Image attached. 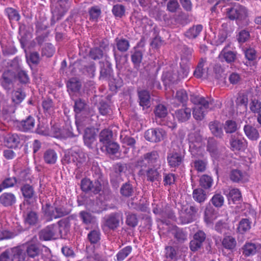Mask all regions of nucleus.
Wrapping results in <instances>:
<instances>
[{
    "instance_id": "1",
    "label": "nucleus",
    "mask_w": 261,
    "mask_h": 261,
    "mask_svg": "<svg viewBox=\"0 0 261 261\" xmlns=\"http://www.w3.org/2000/svg\"><path fill=\"white\" fill-rule=\"evenodd\" d=\"M190 99L192 103L197 105L193 109V115L194 118L197 120H202L207 110L213 108V99H206L202 96L195 94L191 95Z\"/></svg>"
},
{
    "instance_id": "2",
    "label": "nucleus",
    "mask_w": 261,
    "mask_h": 261,
    "mask_svg": "<svg viewBox=\"0 0 261 261\" xmlns=\"http://www.w3.org/2000/svg\"><path fill=\"white\" fill-rule=\"evenodd\" d=\"M66 224V220H61L57 224H51L46 226L40 232V239L44 241H48L62 237L61 227L65 226Z\"/></svg>"
},
{
    "instance_id": "3",
    "label": "nucleus",
    "mask_w": 261,
    "mask_h": 261,
    "mask_svg": "<svg viewBox=\"0 0 261 261\" xmlns=\"http://www.w3.org/2000/svg\"><path fill=\"white\" fill-rule=\"evenodd\" d=\"M42 210L47 220L50 221L54 219H58L68 215L71 210L63 205L54 207L49 203H46L42 206Z\"/></svg>"
},
{
    "instance_id": "4",
    "label": "nucleus",
    "mask_w": 261,
    "mask_h": 261,
    "mask_svg": "<svg viewBox=\"0 0 261 261\" xmlns=\"http://www.w3.org/2000/svg\"><path fill=\"white\" fill-rule=\"evenodd\" d=\"M160 162V156L156 151L147 152L141 156L136 163V166L140 168L139 173H143L144 168L148 167L156 166Z\"/></svg>"
},
{
    "instance_id": "5",
    "label": "nucleus",
    "mask_w": 261,
    "mask_h": 261,
    "mask_svg": "<svg viewBox=\"0 0 261 261\" xmlns=\"http://www.w3.org/2000/svg\"><path fill=\"white\" fill-rule=\"evenodd\" d=\"M226 16L231 20L240 21L246 19L247 16L246 9L240 5H236L233 7L225 9Z\"/></svg>"
},
{
    "instance_id": "6",
    "label": "nucleus",
    "mask_w": 261,
    "mask_h": 261,
    "mask_svg": "<svg viewBox=\"0 0 261 261\" xmlns=\"http://www.w3.org/2000/svg\"><path fill=\"white\" fill-rule=\"evenodd\" d=\"M198 208L194 205L184 206L179 216L182 224H188L193 222L196 218Z\"/></svg>"
},
{
    "instance_id": "7",
    "label": "nucleus",
    "mask_w": 261,
    "mask_h": 261,
    "mask_svg": "<svg viewBox=\"0 0 261 261\" xmlns=\"http://www.w3.org/2000/svg\"><path fill=\"white\" fill-rule=\"evenodd\" d=\"M37 242V238L34 236L31 241L23 244L25 254L28 257L34 258L40 254L41 249Z\"/></svg>"
},
{
    "instance_id": "8",
    "label": "nucleus",
    "mask_w": 261,
    "mask_h": 261,
    "mask_svg": "<svg viewBox=\"0 0 261 261\" xmlns=\"http://www.w3.org/2000/svg\"><path fill=\"white\" fill-rule=\"evenodd\" d=\"M160 165L159 167L152 166L144 168L143 173H140L141 175H145L147 181L154 182L155 181H160L162 179L161 171L160 170Z\"/></svg>"
},
{
    "instance_id": "9",
    "label": "nucleus",
    "mask_w": 261,
    "mask_h": 261,
    "mask_svg": "<svg viewBox=\"0 0 261 261\" xmlns=\"http://www.w3.org/2000/svg\"><path fill=\"white\" fill-rule=\"evenodd\" d=\"M166 135V132L162 128L149 129L145 133V138L152 142H159L163 140Z\"/></svg>"
},
{
    "instance_id": "10",
    "label": "nucleus",
    "mask_w": 261,
    "mask_h": 261,
    "mask_svg": "<svg viewBox=\"0 0 261 261\" xmlns=\"http://www.w3.org/2000/svg\"><path fill=\"white\" fill-rule=\"evenodd\" d=\"M122 213H112L105 218L104 225L110 229L115 230L119 226L120 221H122Z\"/></svg>"
},
{
    "instance_id": "11",
    "label": "nucleus",
    "mask_w": 261,
    "mask_h": 261,
    "mask_svg": "<svg viewBox=\"0 0 261 261\" xmlns=\"http://www.w3.org/2000/svg\"><path fill=\"white\" fill-rule=\"evenodd\" d=\"M81 186L83 191H91L94 194L98 193L101 190V185L99 181L95 180L92 182L88 178L82 180Z\"/></svg>"
},
{
    "instance_id": "12",
    "label": "nucleus",
    "mask_w": 261,
    "mask_h": 261,
    "mask_svg": "<svg viewBox=\"0 0 261 261\" xmlns=\"http://www.w3.org/2000/svg\"><path fill=\"white\" fill-rule=\"evenodd\" d=\"M230 44L226 45L220 52L219 58L222 61H225L227 63L231 64L235 62L237 59V53L229 49Z\"/></svg>"
},
{
    "instance_id": "13",
    "label": "nucleus",
    "mask_w": 261,
    "mask_h": 261,
    "mask_svg": "<svg viewBox=\"0 0 261 261\" xmlns=\"http://www.w3.org/2000/svg\"><path fill=\"white\" fill-rule=\"evenodd\" d=\"M206 238L205 233L202 230H199L196 232L193 237V239L191 241L190 248L192 251H196L200 249L203 245Z\"/></svg>"
},
{
    "instance_id": "14",
    "label": "nucleus",
    "mask_w": 261,
    "mask_h": 261,
    "mask_svg": "<svg viewBox=\"0 0 261 261\" xmlns=\"http://www.w3.org/2000/svg\"><path fill=\"white\" fill-rule=\"evenodd\" d=\"M8 250L12 261H24L25 260L27 254L23 245Z\"/></svg>"
},
{
    "instance_id": "15",
    "label": "nucleus",
    "mask_w": 261,
    "mask_h": 261,
    "mask_svg": "<svg viewBox=\"0 0 261 261\" xmlns=\"http://www.w3.org/2000/svg\"><path fill=\"white\" fill-rule=\"evenodd\" d=\"M86 208L93 213L100 214L105 210V204L102 200L96 198L90 200L86 204Z\"/></svg>"
},
{
    "instance_id": "16",
    "label": "nucleus",
    "mask_w": 261,
    "mask_h": 261,
    "mask_svg": "<svg viewBox=\"0 0 261 261\" xmlns=\"http://www.w3.org/2000/svg\"><path fill=\"white\" fill-rule=\"evenodd\" d=\"M230 145L233 151H244L247 147V142L243 138L232 136L230 139Z\"/></svg>"
},
{
    "instance_id": "17",
    "label": "nucleus",
    "mask_w": 261,
    "mask_h": 261,
    "mask_svg": "<svg viewBox=\"0 0 261 261\" xmlns=\"http://www.w3.org/2000/svg\"><path fill=\"white\" fill-rule=\"evenodd\" d=\"M167 160L169 166L176 168L182 163L184 156L180 153L172 151L168 153Z\"/></svg>"
},
{
    "instance_id": "18",
    "label": "nucleus",
    "mask_w": 261,
    "mask_h": 261,
    "mask_svg": "<svg viewBox=\"0 0 261 261\" xmlns=\"http://www.w3.org/2000/svg\"><path fill=\"white\" fill-rule=\"evenodd\" d=\"M96 132L94 127L88 126L85 130L84 140L85 145L89 148H92L95 142Z\"/></svg>"
},
{
    "instance_id": "19",
    "label": "nucleus",
    "mask_w": 261,
    "mask_h": 261,
    "mask_svg": "<svg viewBox=\"0 0 261 261\" xmlns=\"http://www.w3.org/2000/svg\"><path fill=\"white\" fill-rule=\"evenodd\" d=\"M16 202V197L12 193L5 192L0 196V203L5 207L13 205Z\"/></svg>"
},
{
    "instance_id": "20",
    "label": "nucleus",
    "mask_w": 261,
    "mask_h": 261,
    "mask_svg": "<svg viewBox=\"0 0 261 261\" xmlns=\"http://www.w3.org/2000/svg\"><path fill=\"white\" fill-rule=\"evenodd\" d=\"M16 74L15 72L11 71V69H8L3 73L1 84L4 88L6 89L10 88L9 86L15 78Z\"/></svg>"
},
{
    "instance_id": "21",
    "label": "nucleus",
    "mask_w": 261,
    "mask_h": 261,
    "mask_svg": "<svg viewBox=\"0 0 261 261\" xmlns=\"http://www.w3.org/2000/svg\"><path fill=\"white\" fill-rule=\"evenodd\" d=\"M230 179L235 182H245L248 180L247 174L238 169L232 170L230 173Z\"/></svg>"
},
{
    "instance_id": "22",
    "label": "nucleus",
    "mask_w": 261,
    "mask_h": 261,
    "mask_svg": "<svg viewBox=\"0 0 261 261\" xmlns=\"http://www.w3.org/2000/svg\"><path fill=\"white\" fill-rule=\"evenodd\" d=\"M35 125V120L31 116H28L25 119L21 121L19 123L20 129L23 132H30L33 130Z\"/></svg>"
},
{
    "instance_id": "23",
    "label": "nucleus",
    "mask_w": 261,
    "mask_h": 261,
    "mask_svg": "<svg viewBox=\"0 0 261 261\" xmlns=\"http://www.w3.org/2000/svg\"><path fill=\"white\" fill-rule=\"evenodd\" d=\"M140 106L143 109L150 106V95L148 91L143 90L138 92Z\"/></svg>"
},
{
    "instance_id": "24",
    "label": "nucleus",
    "mask_w": 261,
    "mask_h": 261,
    "mask_svg": "<svg viewBox=\"0 0 261 261\" xmlns=\"http://www.w3.org/2000/svg\"><path fill=\"white\" fill-rule=\"evenodd\" d=\"M244 131L247 137L252 141H257L260 138L258 130L251 125H245Z\"/></svg>"
},
{
    "instance_id": "25",
    "label": "nucleus",
    "mask_w": 261,
    "mask_h": 261,
    "mask_svg": "<svg viewBox=\"0 0 261 261\" xmlns=\"http://www.w3.org/2000/svg\"><path fill=\"white\" fill-rule=\"evenodd\" d=\"M209 128L211 133L216 137L221 138L223 135V125L218 121L210 122Z\"/></svg>"
},
{
    "instance_id": "26",
    "label": "nucleus",
    "mask_w": 261,
    "mask_h": 261,
    "mask_svg": "<svg viewBox=\"0 0 261 261\" xmlns=\"http://www.w3.org/2000/svg\"><path fill=\"white\" fill-rule=\"evenodd\" d=\"M70 162L74 163L78 167L86 164L87 160V155L83 152H75L69 158Z\"/></svg>"
},
{
    "instance_id": "27",
    "label": "nucleus",
    "mask_w": 261,
    "mask_h": 261,
    "mask_svg": "<svg viewBox=\"0 0 261 261\" xmlns=\"http://www.w3.org/2000/svg\"><path fill=\"white\" fill-rule=\"evenodd\" d=\"M175 115L179 121L185 122L191 117V110L189 108L180 109L175 111Z\"/></svg>"
},
{
    "instance_id": "28",
    "label": "nucleus",
    "mask_w": 261,
    "mask_h": 261,
    "mask_svg": "<svg viewBox=\"0 0 261 261\" xmlns=\"http://www.w3.org/2000/svg\"><path fill=\"white\" fill-rule=\"evenodd\" d=\"M190 70L189 64L187 63V59L182 58V62L180 63V68L177 71L180 80L188 77Z\"/></svg>"
},
{
    "instance_id": "29",
    "label": "nucleus",
    "mask_w": 261,
    "mask_h": 261,
    "mask_svg": "<svg viewBox=\"0 0 261 261\" xmlns=\"http://www.w3.org/2000/svg\"><path fill=\"white\" fill-rule=\"evenodd\" d=\"M112 73V65L109 62L106 61L103 64V66L101 67L99 79L108 80L110 79Z\"/></svg>"
},
{
    "instance_id": "30",
    "label": "nucleus",
    "mask_w": 261,
    "mask_h": 261,
    "mask_svg": "<svg viewBox=\"0 0 261 261\" xmlns=\"http://www.w3.org/2000/svg\"><path fill=\"white\" fill-rule=\"evenodd\" d=\"M189 151L192 155L195 158L203 157L204 155L205 152L203 144H189Z\"/></svg>"
},
{
    "instance_id": "31",
    "label": "nucleus",
    "mask_w": 261,
    "mask_h": 261,
    "mask_svg": "<svg viewBox=\"0 0 261 261\" xmlns=\"http://www.w3.org/2000/svg\"><path fill=\"white\" fill-rule=\"evenodd\" d=\"M43 159L47 164H55L58 159V154L54 149H49L44 152Z\"/></svg>"
},
{
    "instance_id": "32",
    "label": "nucleus",
    "mask_w": 261,
    "mask_h": 261,
    "mask_svg": "<svg viewBox=\"0 0 261 261\" xmlns=\"http://www.w3.org/2000/svg\"><path fill=\"white\" fill-rule=\"evenodd\" d=\"M207 150L210 152L211 156L217 159L219 156V151L217 146V143L213 138L209 139L207 141Z\"/></svg>"
},
{
    "instance_id": "33",
    "label": "nucleus",
    "mask_w": 261,
    "mask_h": 261,
    "mask_svg": "<svg viewBox=\"0 0 261 261\" xmlns=\"http://www.w3.org/2000/svg\"><path fill=\"white\" fill-rule=\"evenodd\" d=\"M112 131L105 129L102 130L99 134V142L101 146H105L112 142Z\"/></svg>"
},
{
    "instance_id": "34",
    "label": "nucleus",
    "mask_w": 261,
    "mask_h": 261,
    "mask_svg": "<svg viewBox=\"0 0 261 261\" xmlns=\"http://www.w3.org/2000/svg\"><path fill=\"white\" fill-rule=\"evenodd\" d=\"M162 79L165 84L174 83L180 81L179 77L177 73H175L173 71H167L164 72L162 75Z\"/></svg>"
},
{
    "instance_id": "35",
    "label": "nucleus",
    "mask_w": 261,
    "mask_h": 261,
    "mask_svg": "<svg viewBox=\"0 0 261 261\" xmlns=\"http://www.w3.org/2000/svg\"><path fill=\"white\" fill-rule=\"evenodd\" d=\"M21 191L23 196L27 200H31L35 197V193L34 188L29 184H25L21 187Z\"/></svg>"
},
{
    "instance_id": "36",
    "label": "nucleus",
    "mask_w": 261,
    "mask_h": 261,
    "mask_svg": "<svg viewBox=\"0 0 261 261\" xmlns=\"http://www.w3.org/2000/svg\"><path fill=\"white\" fill-rule=\"evenodd\" d=\"M76 125L77 129L79 132H81V130L84 127H88L91 123V118L89 117H82L79 115H76Z\"/></svg>"
},
{
    "instance_id": "37",
    "label": "nucleus",
    "mask_w": 261,
    "mask_h": 261,
    "mask_svg": "<svg viewBox=\"0 0 261 261\" xmlns=\"http://www.w3.org/2000/svg\"><path fill=\"white\" fill-rule=\"evenodd\" d=\"M203 29V27L201 24L194 25L190 28L185 33L187 37L190 39L196 38Z\"/></svg>"
},
{
    "instance_id": "38",
    "label": "nucleus",
    "mask_w": 261,
    "mask_h": 261,
    "mask_svg": "<svg viewBox=\"0 0 261 261\" xmlns=\"http://www.w3.org/2000/svg\"><path fill=\"white\" fill-rule=\"evenodd\" d=\"M193 198L198 203H202L207 199L206 192L201 188L195 189L193 192Z\"/></svg>"
},
{
    "instance_id": "39",
    "label": "nucleus",
    "mask_w": 261,
    "mask_h": 261,
    "mask_svg": "<svg viewBox=\"0 0 261 261\" xmlns=\"http://www.w3.org/2000/svg\"><path fill=\"white\" fill-rule=\"evenodd\" d=\"M119 148V145L113 141L105 146H101V150L102 152L111 154L116 153L118 151Z\"/></svg>"
},
{
    "instance_id": "40",
    "label": "nucleus",
    "mask_w": 261,
    "mask_h": 261,
    "mask_svg": "<svg viewBox=\"0 0 261 261\" xmlns=\"http://www.w3.org/2000/svg\"><path fill=\"white\" fill-rule=\"evenodd\" d=\"M222 244L225 249L232 250L236 247L237 242L234 238L228 236L223 238Z\"/></svg>"
},
{
    "instance_id": "41",
    "label": "nucleus",
    "mask_w": 261,
    "mask_h": 261,
    "mask_svg": "<svg viewBox=\"0 0 261 261\" xmlns=\"http://www.w3.org/2000/svg\"><path fill=\"white\" fill-rule=\"evenodd\" d=\"M25 97V93L20 89L14 91L12 94V101L14 105H19Z\"/></svg>"
},
{
    "instance_id": "42",
    "label": "nucleus",
    "mask_w": 261,
    "mask_h": 261,
    "mask_svg": "<svg viewBox=\"0 0 261 261\" xmlns=\"http://www.w3.org/2000/svg\"><path fill=\"white\" fill-rule=\"evenodd\" d=\"M21 138L16 134H9L6 137V141L8 145L11 147H15L20 143Z\"/></svg>"
},
{
    "instance_id": "43",
    "label": "nucleus",
    "mask_w": 261,
    "mask_h": 261,
    "mask_svg": "<svg viewBox=\"0 0 261 261\" xmlns=\"http://www.w3.org/2000/svg\"><path fill=\"white\" fill-rule=\"evenodd\" d=\"M67 87L68 90L72 92H77L81 87V84L76 78H71L67 83Z\"/></svg>"
},
{
    "instance_id": "44",
    "label": "nucleus",
    "mask_w": 261,
    "mask_h": 261,
    "mask_svg": "<svg viewBox=\"0 0 261 261\" xmlns=\"http://www.w3.org/2000/svg\"><path fill=\"white\" fill-rule=\"evenodd\" d=\"M175 220L176 217L174 213L169 207H165L162 210L161 221L163 223H167L166 219Z\"/></svg>"
},
{
    "instance_id": "45",
    "label": "nucleus",
    "mask_w": 261,
    "mask_h": 261,
    "mask_svg": "<svg viewBox=\"0 0 261 261\" xmlns=\"http://www.w3.org/2000/svg\"><path fill=\"white\" fill-rule=\"evenodd\" d=\"M15 109L13 107H8L7 101L4 99V96L0 93V112L4 113H14Z\"/></svg>"
},
{
    "instance_id": "46",
    "label": "nucleus",
    "mask_w": 261,
    "mask_h": 261,
    "mask_svg": "<svg viewBox=\"0 0 261 261\" xmlns=\"http://www.w3.org/2000/svg\"><path fill=\"white\" fill-rule=\"evenodd\" d=\"M228 201L232 200L233 203L239 201L241 198V194L238 189H230L229 192L227 194Z\"/></svg>"
},
{
    "instance_id": "47",
    "label": "nucleus",
    "mask_w": 261,
    "mask_h": 261,
    "mask_svg": "<svg viewBox=\"0 0 261 261\" xmlns=\"http://www.w3.org/2000/svg\"><path fill=\"white\" fill-rule=\"evenodd\" d=\"M134 193V188L132 185L128 182L123 184L120 188V193L124 197H128L132 196Z\"/></svg>"
},
{
    "instance_id": "48",
    "label": "nucleus",
    "mask_w": 261,
    "mask_h": 261,
    "mask_svg": "<svg viewBox=\"0 0 261 261\" xmlns=\"http://www.w3.org/2000/svg\"><path fill=\"white\" fill-rule=\"evenodd\" d=\"M117 49L121 52L127 51L129 47V43L125 39L116 38L115 40Z\"/></svg>"
},
{
    "instance_id": "49",
    "label": "nucleus",
    "mask_w": 261,
    "mask_h": 261,
    "mask_svg": "<svg viewBox=\"0 0 261 261\" xmlns=\"http://www.w3.org/2000/svg\"><path fill=\"white\" fill-rule=\"evenodd\" d=\"M88 239L91 244H97L100 239V232L99 229H94L88 234Z\"/></svg>"
},
{
    "instance_id": "50",
    "label": "nucleus",
    "mask_w": 261,
    "mask_h": 261,
    "mask_svg": "<svg viewBox=\"0 0 261 261\" xmlns=\"http://www.w3.org/2000/svg\"><path fill=\"white\" fill-rule=\"evenodd\" d=\"M87 107L86 102L81 99H77L74 100V110L76 115H78L81 112L84 111Z\"/></svg>"
},
{
    "instance_id": "51",
    "label": "nucleus",
    "mask_w": 261,
    "mask_h": 261,
    "mask_svg": "<svg viewBox=\"0 0 261 261\" xmlns=\"http://www.w3.org/2000/svg\"><path fill=\"white\" fill-rule=\"evenodd\" d=\"M200 185L204 189L210 188L213 184V180L211 176L204 174L200 178Z\"/></svg>"
},
{
    "instance_id": "52",
    "label": "nucleus",
    "mask_w": 261,
    "mask_h": 261,
    "mask_svg": "<svg viewBox=\"0 0 261 261\" xmlns=\"http://www.w3.org/2000/svg\"><path fill=\"white\" fill-rule=\"evenodd\" d=\"M154 112L155 116L159 118H165L168 113L166 107L162 104L158 105Z\"/></svg>"
},
{
    "instance_id": "53",
    "label": "nucleus",
    "mask_w": 261,
    "mask_h": 261,
    "mask_svg": "<svg viewBox=\"0 0 261 261\" xmlns=\"http://www.w3.org/2000/svg\"><path fill=\"white\" fill-rule=\"evenodd\" d=\"M251 223L248 219H242L239 224L238 231L241 233L246 232L251 228Z\"/></svg>"
},
{
    "instance_id": "54",
    "label": "nucleus",
    "mask_w": 261,
    "mask_h": 261,
    "mask_svg": "<svg viewBox=\"0 0 261 261\" xmlns=\"http://www.w3.org/2000/svg\"><path fill=\"white\" fill-rule=\"evenodd\" d=\"M79 217L83 223L89 224L94 221V217L87 211H82L79 214Z\"/></svg>"
},
{
    "instance_id": "55",
    "label": "nucleus",
    "mask_w": 261,
    "mask_h": 261,
    "mask_svg": "<svg viewBox=\"0 0 261 261\" xmlns=\"http://www.w3.org/2000/svg\"><path fill=\"white\" fill-rule=\"evenodd\" d=\"M190 144H194L196 145L202 144V137L198 132L191 133L188 137Z\"/></svg>"
},
{
    "instance_id": "56",
    "label": "nucleus",
    "mask_w": 261,
    "mask_h": 261,
    "mask_svg": "<svg viewBox=\"0 0 261 261\" xmlns=\"http://www.w3.org/2000/svg\"><path fill=\"white\" fill-rule=\"evenodd\" d=\"M132 248L130 246H127L120 250L117 254V261H122L124 260L132 252Z\"/></svg>"
},
{
    "instance_id": "57",
    "label": "nucleus",
    "mask_w": 261,
    "mask_h": 261,
    "mask_svg": "<svg viewBox=\"0 0 261 261\" xmlns=\"http://www.w3.org/2000/svg\"><path fill=\"white\" fill-rule=\"evenodd\" d=\"M205 61L201 60L198 63L196 68L194 72V76L197 78L202 77L206 72V70L204 68V64Z\"/></svg>"
},
{
    "instance_id": "58",
    "label": "nucleus",
    "mask_w": 261,
    "mask_h": 261,
    "mask_svg": "<svg viewBox=\"0 0 261 261\" xmlns=\"http://www.w3.org/2000/svg\"><path fill=\"white\" fill-rule=\"evenodd\" d=\"M165 255L166 258L174 260L177 258V250L172 246H167L165 249Z\"/></svg>"
},
{
    "instance_id": "59",
    "label": "nucleus",
    "mask_w": 261,
    "mask_h": 261,
    "mask_svg": "<svg viewBox=\"0 0 261 261\" xmlns=\"http://www.w3.org/2000/svg\"><path fill=\"white\" fill-rule=\"evenodd\" d=\"M256 252V247L254 244L246 243L243 247V253L246 256L255 254Z\"/></svg>"
},
{
    "instance_id": "60",
    "label": "nucleus",
    "mask_w": 261,
    "mask_h": 261,
    "mask_svg": "<svg viewBox=\"0 0 261 261\" xmlns=\"http://www.w3.org/2000/svg\"><path fill=\"white\" fill-rule=\"evenodd\" d=\"M143 57V53L140 50H136L131 56V59L135 66L139 67Z\"/></svg>"
},
{
    "instance_id": "61",
    "label": "nucleus",
    "mask_w": 261,
    "mask_h": 261,
    "mask_svg": "<svg viewBox=\"0 0 261 261\" xmlns=\"http://www.w3.org/2000/svg\"><path fill=\"white\" fill-rule=\"evenodd\" d=\"M207 162L205 160H196L193 162V166L198 172H204L206 170Z\"/></svg>"
},
{
    "instance_id": "62",
    "label": "nucleus",
    "mask_w": 261,
    "mask_h": 261,
    "mask_svg": "<svg viewBox=\"0 0 261 261\" xmlns=\"http://www.w3.org/2000/svg\"><path fill=\"white\" fill-rule=\"evenodd\" d=\"M55 51L54 46L50 43L46 44L42 49V55L43 56L50 57L54 54Z\"/></svg>"
},
{
    "instance_id": "63",
    "label": "nucleus",
    "mask_w": 261,
    "mask_h": 261,
    "mask_svg": "<svg viewBox=\"0 0 261 261\" xmlns=\"http://www.w3.org/2000/svg\"><path fill=\"white\" fill-rule=\"evenodd\" d=\"M211 201L215 207H220L223 205L224 199L222 195L216 194L213 196Z\"/></svg>"
},
{
    "instance_id": "64",
    "label": "nucleus",
    "mask_w": 261,
    "mask_h": 261,
    "mask_svg": "<svg viewBox=\"0 0 261 261\" xmlns=\"http://www.w3.org/2000/svg\"><path fill=\"white\" fill-rule=\"evenodd\" d=\"M180 9L177 0H169L167 4V10L171 13H175Z\"/></svg>"
}]
</instances>
